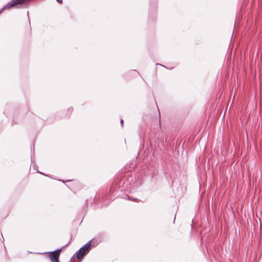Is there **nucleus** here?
<instances>
[{"label": "nucleus", "instance_id": "1", "mask_svg": "<svg viewBox=\"0 0 262 262\" xmlns=\"http://www.w3.org/2000/svg\"><path fill=\"white\" fill-rule=\"evenodd\" d=\"M91 241L87 243L83 247H82L77 252V259H81L82 257L88 253L90 250Z\"/></svg>", "mask_w": 262, "mask_h": 262}, {"label": "nucleus", "instance_id": "2", "mask_svg": "<svg viewBox=\"0 0 262 262\" xmlns=\"http://www.w3.org/2000/svg\"><path fill=\"white\" fill-rule=\"evenodd\" d=\"M60 251V250H58L51 253L50 255V258L52 262H59V257Z\"/></svg>", "mask_w": 262, "mask_h": 262}, {"label": "nucleus", "instance_id": "3", "mask_svg": "<svg viewBox=\"0 0 262 262\" xmlns=\"http://www.w3.org/2000/svg\"><path fill=\"white\" fill-rule=\"evenodd\" d=\"M24 1V0H12V2L6 5L5 8H12L18 4H21Z\"/></svg>", "mask_w": 262, "mask_h": 262}, {"label": "nucleus", "instance_id": "4", "mask_svg": "<svg viewBox=\"0 0 262 262\" xmlns=\"http://www.w3.org/2000/svg\"><path fill=\"white\" fill-rule=\"evenodd\" d=\"M57 1L60 3H62V0H57Z\"/></svg>", "mask_w": 262, "mask_h": 262}, {"label": "nucleus", "instance_id": "5", "mask_svg": "<svg viewBox=\"0 0 262 262\" xmlns=\"http://www.w3.org/2000/svg\"><path fill=\"white\" fill-rule=\"evenodd\" d=\"M123 121L122 119L121 120V125L122 126H123Z\"/></svg>", "mask_w": 262, "mask_h": 262}]
</instances>
